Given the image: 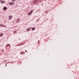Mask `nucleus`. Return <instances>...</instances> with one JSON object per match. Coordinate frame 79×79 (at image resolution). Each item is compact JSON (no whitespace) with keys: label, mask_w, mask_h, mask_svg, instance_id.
<instances>
[{"label":"nucleus","mask_w":79,"mask_h":79,"mask_svg":"<svg viewBox=\"0 0 79 79\" xmlns=\"http://www.w3.org/2000/svg\"><path fill=\"white\" fill-rule=\"evenodd\" d=\"M12 18H13V16H12V15H10L9 17V20H11V19H12Z\"/></svg>","instance_id":"nucleus-2"},{"label":"nucleus","mask_w":79,"mask_h":79,"mask_svg":"<svg viewBox=\"0 0 79 79\" xmlns=\"http://www.w3.org/2000/svg\"><path fill=\"white\" fill-rule=\"evenodd\" d=\"M31 29V28H28V29H27L26 31H27V32H29V31H30V30Z\"/></svg>","instance_id":"nucleus-4"},{"label":"nucleus","mask_w":79,"mask_h":79,"mask_svg":"<svg viewBox=\"0 0 79 79\" xmlns=\"http://www.w3.org/2000/svg\"><path fill=\"white\" fill-rule=\"evenodd\" d=\"M25 52H27V51H26V50H25Z\"/></svg>","instance_id":"nucleus-16"},{"label":"nucleus","mask_w":79,"mask_h":79,"mask_svg":"<svg viewBox=\"0 0 79 79\" xmlns=\"http://www.w3.org/2000/svg\"><path fill=\"white\" fill-rule=\"evenodd\" d=\"M48 13V12H47V11H46L45 12V13L47 14Z\"/></svg>","instance_id":"nucleus-14"},{"label":"nucleus","mask_w":79,"mask_h":79,"mask_svg":"<svg viewBox=\"0 0 79 79\" xmlns=\"http://www.w3.org/2000/svg\"><path fill=\"white\" fill-rule=\"evenodd\" d=\"M31 13H32V12H33V10H31L30 12Z\"/></svg>","instance_id":"nucleus-11"},{"label":"nucleus","mask_w":79,"mask_h":79,"mask_svg":"<svg viewBox=\"0 0 79 79\" xmlns=\"http://www.w3.org/2000/svg\"><path fill=\"white\" fill-rule=\"evenodd\" d=\"M3 51H4V50H3Z\"/></svg>","instance_id":"nucleus-18"},{"label":"nucleus","mask_w":79,"mask_h":79,"mask_svg":"<svg viewBox=\"0 0 79 79\" xmlns=\"http://www.w3.org/2000/svg\"><path fill=\"white\" fill-rule=\"evenodd\" d=\"M19 45H19H19H18V46H19Z\"/></svg>","instance_id":"nucleus-17"},{"label":"nucleus","mask_w":79,"mask_h":79,"mask_svg":"<svg viewBox=\"0 0 79 79\" xmlns=\"http://www.w3.org/2000/svg\"><path fill=\"white\" fill-rule=\"evenodd\" d=\"M20 54H21V55H23V54H24V52L23 51L21 52H20Z\"/></svg>","instance_id":"nucleus-5"},{"label":"nucleus","mask_w":79,"mask_h":79,"mask_svg":"<svg viewBox=\"0 0 79 79\" xmlns=\"http://www.w3.org/2000/svg\"><path fill=\"white\" fill-rule=\"evenodd\" d=\"M38 44H39V43L40 42V41H38Z\"/></svg>","instance_id":"nucleus-12"},{"label":"nucleus","mask_w":79,"mask_h":79,"mask_svg":"<svg viewBox=\"0 0 79 79\" xmlns=\"http://www.w3.org/2000/svg\"><path fill=\"white\" fill-rule=\"evenodd\" d=\"M9 5H15V3L13 2H10L9 3Z\"/></svg>","instance_id":"nucleus-1"},{"label":"nucleus","mask_w":79,"mask_h":79,"mask_svg":"<svg viewBox=\"0 0 79 79\" xmlns=\"http://www.w3.org/2000/svg\"><path fill=\"white\" fill-rule=\"evenodd\" d=\"M32 14V12H28V15H31V14Z\"/></svg>","instance_id":"nucleus-7"},{"label":"nucleus","mask_w":79,"mask_h":79,"mask_svg":"<svg viewBox=\"0 0 79 79\" xmlns=\"http://www.w3.org/2000/svg\"><path fill=\"white\" fill-rule=\"evenodd\" d=\"M2 0H0V2H1V3H2Z\"/></svg>","instance_id":"nucleus-13"},{"label":"nucleus","mask_w":79,"mask_h":79,"mask_svg":"<svg viewBox=\"0 0 79 79\" xmlns=\"http://www.w3.org/2000/svg\"><path fill=\"white\" fill-rule=\"evenodd\" d=\"M5 2V1L2 0V2H1V3H4Z\"/></svg>","instance_id":"nucleus-6"},{"label":"nucleus","mask_w":79,"mask_h":79,"mask_svg":"<svg viewBox=\"0 0 79 79\" xmlns=\"http://www.w3.org/2000/svg\"><path fill=\"white\" fill-rule=\"evenodd\" d=\"M35 29V27H33L32 28V31H34V30Z\"/></svg>","instance_id":"nucleus-10"},{"label":"nucleus","mask_w":79,"mask_h":79,"mask_svg":"<svg viewBox=\"0 0 79 79\" xmlns=\"http://www.w3.org/2000/svg\"><path fill=\"white\" fill-rule=\"evenodd\" d=\"M7 10V7H4L3 8V10Z\"/></svg>","instance_id":"nucleus-3"},{"label":"nucleus","mask_w":79,"mask_h":79,"mask_svg":"<svg viewBox=\"0 0 79 79\" xmlns=\"http://www.w3.org/2000/svg\"><path fill=\"white\" fill-rule=\"evenodd\" d=\"M2 35H3V34L2 33L0 35V37H2Z\"/></svg>","instance_id":"nucleus-9"},{"label":"nucleus","mask_w":79,"mask_h":79,"mask_svg":"<svg viewBox=\"0 0 79 79\" xmlns=\"http://www.w3.org/2000/svg\"><path fill=\"white\" fill-rule=\"evenodd\" d=\"M16 0H12V2H15Z\"/></svg>","instance_id":"nucleus-15"},{"label":"nucleus","mask_w":79,"mask_h":79,"mask_svg":"<svg viewBox=\"0 0 79 79\" xmlns=\"http://www.w3.org/2000/svg\"><path fill=\"white\" fill-rule=\"evenodd\" d=\"M10 46V44H8L6 45V47H8Z\"/></svg>","instance_id":"nucleus-8"}]
</instances>
